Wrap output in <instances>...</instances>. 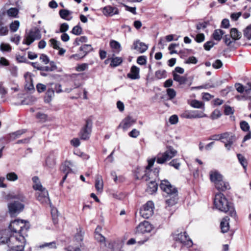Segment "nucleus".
Wrapping results in <instances>:
<instances>
[{"label":"nucleus","instance_id":"obj_1","mask_svg":"<svg viewBox=\"0 0 251 251\" xmlns=\"http://www.w3.org/2000/svg\"><path fill=\"white\" fill-rule=\"evenodd\" d=\"M160 187L168 195L169 198L166 200L167 206L170 207L175 205L178 200V192L176 188L165 179L161 181Z\"/></svg>","mask_w":251,"mask_h":251},{"label":"nucleus","instance_id":"obj_2","mask_svg":"<svg viewBox=\"0 0 251 251\" xmlns=\"http://www.w3.org/2000/svg\"><path fill=\"white\" fill-rule=\"evenodd\" d=\"M214 204L218 210L224 212H228L231 217L236 216V212L232 203L228 201L223 194L219 193L215 195Z\"/></svg>","mask_w":251,"mask_h":251},{"label":"nucleus","instance_id":"obj_3","mask_svg":"<svg viewBox=\"0 0 251 251\" xmlns=\"http://www.w3.org/2000/svg\"><path fill=\"white\" fill-rule=\"evenodd\" d=\"M177 153V151L173 147L167 146L166 150L164 152L158 153L156 157L148 161V165L146 167V169L149 170L153 166L155 160L158 164H162L175 157Z\"/></svg>","mask_w":251,"mask_h":251},{"label":"nucleus","instance_id":"obj_4","mask_svg":"<svg viewBox=\"0 0 251 251\" xmlns=\"http://www.w3.org/2000/svg\"><path fill=\"white\" fill-rule=\"evenodd\" d=\"M25 234L10 235L8 246L11 251H23L25 245Z\"/></svg>","mask_w":251,"mask_h":251},{"label":"nucleus","instance_id":"obj_5","mask_svg":"<svg viewBox=\"0 0 251 251\" xmlns=\"http://www.w3.org/2000/svg\"><path fill=\"white\" fill-rule=\"evenodd\" d=\"M29 228L24 220H15L10 224L9 229L10 230V235H17V234H25Z\"/></svg>","mask_w":251,"mask_h":251},{"label":"nucleus","instance_id":"obj_6","mask_svg":"<svg viewBox=\"0 0 251 251\" xmlns=\"http://www.w3.org/2000/svg\"><path fill=\"white\" fill-rule=\"evenodd\" d=\"M172 236L174 241L181 243L182 245L189 248L192 246L193 242L187 233L182 230H177L172 233Z\"/></svg>","mask_w":251,"mask_h":251},{"label":"nucleus","instance_id":"obj_7","mask_svg":"<svg viewBox=\"0 0 251 251\" xmlns=\"http://www.w3.org/2000/svg\"><path fill=\"white\" fill-rule=\"evenodd\" d=\"M93 122L90 119L85 120L79 133V139L86 140L89 139L92 129Z\"/></svg>","mask_w":251,"mask_h":251},{"label":"nucleus","instance_id":"obj_8","mask_svg":"<svg viewBox=\"0 0 251 251\" xmlns=\"http://www.w3.org/2000/svg\"><path fill=\"white\" fill-rule=\"evenodd\" d=\"M41 37L40 30L37 28H33L30 30L25 39L23 40V44L30 45L35 40H39Z\"/></svg>","mask_w":251,"mask_h":251},{"label":"nucleus","instance_id":"obj_9","mask_svg":"<svg viewBox=\"0 0 251 251\" xmlns=\"http://www.w3.org/2000/svg\"><path fill=\"white\" fill-rule=\"evenodd\" d=\"M140 213L142 217L148 219L153 214V203L151 201H148L140 209Z\"/></svg>","mask_w":251,"mask_h":251},{"label":"nucleus","instance_id":"obj_10","mask_svg":"<svg viewBox=\"0 0 251 251\" xmlns=\"http://www.w3.org/2000/svg\"><path fill=\"white\" fill-rule=\"evenodd\" d=\"M35 196L37 200L42 204L47 205H51L50 199L49 197L48 191L47 190L37 191Z\"/></svg>","mask_w":251,"mask_h":251},{"label":"nucleus","instance_id":"obj_11","mask_svg":"<svg viewBox=\"0 0 251 251\" xmlns=\"http://www.w3.org/2000/svg\"><path fill=\"white\" fill-rule=\"evenodd\" d=\"M10 214L13 216L19 213L24 209V205L18 201H14L9 203L8 205Z\"/></svg>","mask_w":251,"mask_h":251},{"label":"nucleus","instance_id":"obj_12","mask_svg":"<svg viewBox=\"0 0 251 251\" xmlns=\"http://www.w3.org/2000/svg\"><path fill=\"white\" fill-rule=\"evenodd\" d=\"M152 226L148 221H144L140 223L137 227V230L142 233L150 232L152 230Z\"/></svg>","mask_w":251,"mask_h":251},{"label":"nucleus","instance_id":"obj_13","mask_svg":"<svg viewBox=\"0 0 251 251\" xmlns=\"http://www.w3.org/2000/svg\"><path fill=\"white\" fill-rule=\"evenodd\" d=\"M210 179L214 185L223 179V176L217 170H212L209 172Z\"/></svg>","mask_w":251,"mask_h":251},{"label":"nucleus","instance_id":"obj_14","mask_svg":"<svg viewBox=\"0 0 251 251\" xmlns=\"http://www.w3.org/2000/svg\"><path fill=\"white\" fill-rule=\"evenodd\" d=\"M71 165V161H66L64 162L61 165L60 167L61 171L65 174V176H63L62 178V180L60 182V184L62 185L64 181L66 180L67 175L69 173H71L70 172L69 167Z\"/></svg>","mask_w":251,"mask_h":251},{"label":"nucleus","instance_id":"obj_15","mask_svg":"<svg viewBox=\"0 0 251 251\" xmlns=\"http://www.w3.org/2000/svg\"><path fill=\"white\" fill-rule=\"evenodd\" d=\"M103 14L106 16H112L119 13V10L117 7L112 6H106L102 9Z\"/></svg>","mask_w":251,"mask_h":251},{"label":"nucleus","instance_id":"obj_16","mask_svg":"<svg viewBox=\"0 0 251 251\" xmlns=\"http://www.w3.org/2000/svg\"><path fill=\"white\" fill-rule=\"evenodd\" d=\"M140 69L136 66H133L130 69V72L127 74V76L131 79H138L140 78Z\"/></svg>","mask_w":251,"mask_h":251},{"label":"nucleus","instance_id":"obj_17","mask_svg":"<svg viewBox=\"0 0 251 251\" xmlns=\"http://www.w3.org/2000/svg\"><path fill=\"white\" fill-rule=\"evenodd\" d=\"M148 47L147 45L139 41H136L134 42L133 48L135 50H136L140 53H143L147 50Z\"/></svg>","mask_w":251,"mask_h":251},{"label":"nucleus","instance_id":"obj_18","mask_svg":"<svg viewBox=\"0 0 251 251\" xmlns=\"http://www.w3.org/2000/svg\"><path fill=\"white\" fill-rule=\"evenodd\" d=\"M93 50L90 44H82L79 47V58L84 57L88 52Z\"/></svg>","mask_w":251,"mask_h":251},{"label":"nucleus","instance_id":"obj_19","mask_svg":"<svg viewBox=\"0 0 251 251\" xmlns=\"http://www.w3.org/2000/svg\"><path fill=\"white\" fill-rule=\"evenodd\" d=\"M135 122L136 121L132 118L130 116H127L122 121V128L124 130H126L133 124H134Z\"/></svg>","mask_w":251,"mask_h":251},{"label":"nucleus","instance_id":"obj_20","mask_svg":"<svg viewBox=\"0 0 251 251\" xmlns=\"http://www.w3.org/2000/svg\"><path fill=\"white\" fill-rule=\"evenodd\" d=\"M215 186L217 189L222 191H226L230 188L228 183L224 181L223 179L215 184Z\"/></svg>","mask_w":251,"mask_h":251},{"label":"nucleus","instance_id":"obj_21","mask_svg":"<svg viewBox=\"0 0 251 251\" xmlns=\"http://www.w3.org/2000/svg\"><path fill=\"white\" fill-rule=\"evenodd\" d=\"M8 232L9 231L7 230L0 231V244H7L8 245V239L10 238V236L8 235Z\"/></svg>","mask_w":251,"mask_h":251},{"label":"nucleus","instance_id":"obj_22","mask_svg":"<svg viewBox=\"0 0 251 251\" xmlns=\"http://www.w3.org/2000/svg\"><path fill=\"white\" fill-rule=\"evenodd\" d=\"M222 141H226V142H234L235 141V136L230 132H225L221 134Z\"/></svg>","mask_w":251,"mask_h":251},{"label":"nucleus","instance_id":"obj_23","mask_svg":"<svg viewBox=\"0 0 251 251\" xmlns=\"http://www.w3.org/2000/svg\"><path fill=\"white\" fill-rule=\"evenodd\" d=\"M158 185L155 181H151L148 184L146 191L149 194H153L157 190Z\"/></svg>","mask_w":251,"mask_h":251},{"label":"nucleus","instance_id":"obj_24","mask_svg":"<svg viewBox=\"0 0 251 251\" xmlns=\"http://www.w3.org/2000/svg\"><path fill=\"white\" fill-rule=\"evenodd\" d=\"M229 218L227 216L225 217L221 222V228L223 233L227 232L229 230Z\"/></svg>","mask_w":251,"mask_h":251},{"label":"nucleus","instance_id":"obj_25","mask_svg":"<svg viewBox=\"0 0 251 251\" xmlns=\"http://www.w3.org/2000/svg\"><path fill=\"white\" fill-rule=\"evenodd\" d=\"M95 188L98 192L101 193L103 191V183L102 177L97 176L95 181Z\"/></svg>","mask_w":251,"mask_h":251},{"label":"nucleus","instance_id":"obj_26","mask_svg":"<svg viewBox=\"0 0 251 251\" xmlns=\"http://www.w3.org/2000/svg\"><path fill=\"white\" fill-rule=\"evenodd\" d=\"M173 79L175 81L179 83V85H182L186 83L187 78L186 77L181 76L175 72H173Z\"/></svg>","mask_w":251,"mask_h":251},{"label":"nucleus","instance_id":"obj_27","mask_svg":"<svg viewBox=\"0 0 251 251\" xmlns=\"http://www.w3.org/2000/svg\"><path fill=\"white\" fill-rule=\"evenodd\" d=\"M183 117L186 119H193L202 117V116L199 114L196 111H186L182 115Z\"/></svg>","mask_w":251,"mask_h":251},{"label":"nucleus","instance_id":"obj_28","mask_svg":"<svg viewBox=\"0 0 251 251\" xmlns=\"http://www.w3.org/2000/svg\"><path fill=\"white\" fill-rule=\"evenodd\" d=\"M230 37L233 40H237L241 37V33L236 28H232L230 30Z\"/></svg>","mask_w":251,"mask_h":251},{"label":"nucleus","instance_id":"obj_29","mask_svg":"<svg viewBox=\"0 0 251 251\" xmlns=\"http://www.w3.org/2000/svg\"><path fill=\"white\" fill-rule=\"evenodd\" d=\"M54 94V90L53 88H49L46 93L45 97V101L46 102L49 103L53 97Z\"/></svg>","mask_w":251,"mask_h":251},{"label":"nucleus","instance_id":"obj_30","mask_svg":"<svg viewBox=\"0 0 251 251\" xmlns=\"http://www.w3.org/2000/svg\"><path fill=\"white\" fill-rule=\"evenodd\" d=\"M225 34V32L220 29H216L213 33V38L217 41H220L222 38V36Z\"/></svg>","mask_w":251,"mask_h":251},{"label":"nucleus","instance_id":"obj_31","mask_svg":"<svg viewBox=\"0 0 251 251\" xmlns=\"http://www.w3.org/2000/svg\"><path fill=\"white\" fill-rule=\"evenodd\" d=\"M25 129L19 130L14 132H12L9 134L10 138L14 140L18 138H19L22 134L25 132Z\"/></svg>","mask_w":251,"mask_h":251},{"label":"nucleus","instance_id":"obj_32","mask_svg":"<svg viewBox=\"0 0 251 251\" xmlns=\"http://www.w3.org/2000/svg\"><path fill=\"white\" fill-rule=\"evenodd\" d=\"M123 62V59L119 57H114L111 58L110 66L112 67H117L120 65Z\"/></svg>","mask_w":251,"mask_h":251},{"label":"nucleus","instance_id":"obj_33","mask_svg":"<svg viewBox=\"0 0 251 251\" xmlns=\"http://www.w3.org/2000/svg\"><path fill=\"white\" fill-rule=\"evenodd\" d=\"M110 45L111 47L114 50V52H115L118 53L121 50L120 44L117 41L114 40L111 41Z\"/></svg>","mask_w":251,"mask_h":251},{"label":"nucleus","instance_id":"obj_34","mask_svg":"<svg viewBox=\"0 0 251 251\" xmlns=\"http://www.w3.org/2000/svg\"><path fill=\"white\" fill-rule=\"evenodd\" d=\"M9 199H16L22 202L25 201V198L22 194H18L17 195L10 194L8 196Z\"/></svg>","mask_w":251,"mask_h":251},{"label":"nucleus","instance_id":"obj_35","mask_svg":"<svg viewBox=\"0 0 251 251\" xmlns=\"http://www.w3.org/2000/svg\"><path fill=\"white\" fill-rule=\"evenodd\" d=\"M56 164L55 159L49 156L46 161V166L50 168H53Z\"/></svg>","mask_w":251,"mask_h":251},{"label":"nucleus","instance_id":"obj_36","mask_svg":"<svg viewBox=\"0 0 251 251\" xmlns=\"http://www.w3.org/2000/svg\"><path fill=\"white\" fill-rule=\"evenodd\" d=\"M6 178L8 181H15L18 179V176L15 173L10 172L6 175Z\"/></svg>","mask_w":251,"mask_h":251},{"label":"nucleus","instance_id":"obj_37","mask_svg":"<svg viewBox=\"0 0 251 251\" xmlns=\"http://www.w3.org/2000/svg\"><path fill=\"white\" fill-rule=\"evenodd\" d=\"M237 157L238 160L244 169L247 166V161L245 157L241 154H238Z\"/></svg>","mask_w":251,"mask_h":251},{"label":"nucleus","instance_id":"obj_38","mask_svg":"<svg viewBox=\"0 0 251 251\" xmlns=\"http://www.w3.org/2000/svg\"><path fill=\"white\" fill-rule=\"evenodd\" d=\"M18 14V10L16 8H10L7 11V14L9 17H16Z\"/></svg>","mask_w":251,"mask_h":251},{"label":"nucleus","instance_id":"obj_39","mask_svg":"<svg viewBox=\"0 0 251 251\" xmlns=\"http://www.w3.org/2000/svg\"><path fill=\"white\" fill-rule=\"evenodd\" d=\"M155 75L158 79L165 78L166 77V72L165 70L157 71L155 72Z\"/></svg>","mask_w":251,"mask_h":251},{"label":"nucleus","instance_id":"obj_40","mask_svg":"<svg viewBox=\"0 0 251 251\" xmlns=\"http://www.w3.org/2000/svg\"><path fill=\"white\" fill-rule=\"evenodd\" d=\"M20 26V22L19 21H14L10 25V28L13 32H16L18 30Z\"/></svg>","mask_w":251,"mask_h":251},{"label":"nucleus","instance_id":"obj_41","mask_svg":"<svg viewBox=\"0 0 251 251\" xmlns=\"http://www.w3.org/2000/svg\"><path fill=\"white\" fill-rule=\"evenodd\" d=\"M244 36L248 40L251 39V25L248 26L244 30Z\"/></svg>","mask_w":251,"mask_h":251},{"label":"nucleus","instance_id":"obj_42","mask_svg":"<svg viewBox=\"0 0 251 251\" xmlns=\"http://www.w3.org/2000/svg\"><path fill=\"white\" fill-rule=\"evenodd\" d=\"M169 165L178 170L180 167V163L179 162L178 159H175L170 161Z\"/></svg>","mask_w":251,"mask_h":251},{"label":"nucleus","instance_id":"obj_43","mask_svg":"<svg viewBox=\"0 0 251 251\" xmlns=\"http://www.w3.org/2000/svg\"><path fill=\"white\" fill-rule=\"evenodd\" d=\"M241 129L244 131H248L250 129L249 124L245 121H241L240 124Z\"/></svg>","mask_w":251,"mask_h":251},{"label":"nucleus","instance_id":"obj_44","mask_svg":"<svg viewBox=\"0 0 251 251\" xmlns=\"http://www.w3.org/2000/svg\"><path fill=\"white\" fill-rule=\"evenodd\" d=\"M217 86H218V84H212L211 85H209L208 84H205L204 85L199 86L197 87H192L191 89L192 90L195 89H206L208 88H213Z\"/></svg>","mask_w":251,"mask_h":251},{"label":"nucleus","instance_id":"obj_45","mask_svg":"<svg viewBox=\"0 0 251 251\" xmlns=\"http://www.w3.org/2000/svg\"><path fill=\"white\" fill-rule=\"evenodd\" d=\"M191 105L194 108H200L203 106V103L197 100H193L191 101Z\"/></svg>","mask_w":251,"mask_h":251},{"label":"nucleus","instance_id":"obj_46","mask_svg":"<svg viewBox=\"0 0 251 251\" xmlns=\"http://www.w3.org/2000/svg\"><path fill=\"white\" fill-rule=\"evenodd\" d=\"M0 50L2 51L10 52L11 50V47L8 44L1 43L0 45Z\"/></svg>","mask_w":251,"mask_h":251},{"label":"nucleus","instance_id":"obj_47","mask_svg":"<svg viewBox=\"0 0 251 251\" xmlns=\"http://www.w3.org/2000/svg\"><path fill=\"white\" fill-rule=\"evenodd\" d=\"M167 94L170 100L174 99L176 96V91L172 88H168L167 89Z\"/></svg>","mask_w":251,"mask_h":251},{"label":"nucleus","instance_id":"obj_48","mask_svg":"<svg viewBox=\"0 0 251 251\" xmlns=\"http://www.w3.org/2000/svg\"><path fill=\"white\" fill-rule=\"evenodd\" d=\"M70 14V12L66 9H61L59 11V15L63 19L68 20L66 18Z\"/></svg>","mask_w":251,"mask_h":251},{"label":"nucleus","instance_id":"obj_49","mask_svg":"<svg viewBox=\"0 0 251 251\" xmlns=\"http://www.w3.org/2000/svg\"><path fill=\"white\" fill-rule=\"evenodd\" d=\"M235 87L238 92L240 93H244L245 86H244L242 84L236 83L235 84Z\"/></svg>","mask_w":251,"mask_h":251},{"label":"nucleus","instance_id":"obj_50","mask_svg":"<svg viewBox=\"0 0 251 251\" xmlns=\"http://www.w3.org/2000/svg\"><path fill=\"white\" fill-rule=\"evenodd\" d=\"M50 42L51 46L54 49H59V45L60 44V43L57 40H55L54 39H51L50 40Z\"/></svg>","mask_w":251,"mask_h":251},{"label":"nucleus","instance_id":"obj_51","mask_svg":"<svg viewBox=\"0 0 251 251\" xmlns=\"http://www.w3.org/2000/svg\"><path fill=\"white\" fill-rule=\"evenodd\" d=\"M40 61L44 64L46 65L50 62V59L48 56L45 54H42L40 56Z\"/></svg>","mask_w":251,"mask_h":251},{"label":"nucleus","instance_id":"obj_52","mask_svg":"<svg viewBox=\"0 0 251 251\" xmlns=\"http://www.w3.org/2000/svg\"><path fill=\"white\" fill-rule=\"evenodd\" d=\"M140 134V131L136 129H133L129 132L128 135L132 138H137Z\"/></svg>","mask_w":251,"mask_h":251},{"label":"nucleus","instance_id":"obj_53","mask_svg":"<svg viewBox=\"0 0 251 251\" xmlns=\"http://www.w3.org/2000/svg\"><path fill=\"white\" fill-rule=\"evenodd\" d=\"M16 60L20 63H25L27 62V59L25 55H21L17 54L16 56Z\"/></svg>","mask_w":251,"mask_h":251},{"label":"nucleus","instance_id":"obj_54","mask_svg":"<svg viewBox=\"0 0 251 251\" xmlns=\"http://www.w3.org/2000/svg\"><path fill=\"white\" fill-rule=\"evenodd\" d=\"M33 188L35 190L37 191H41L46 190L45 188L43 187L40 182L37 184H34L33 185Z\"/></svg>","mask_w":251,"mask_h":251},{"label":"nucleus","instance_id":"obj_55","mask_svg":"<svg viewBox=\"0 0 251 251\" xmlns=\"http://www.w3.org/2000/svg\"><path fill=\"white\" fill-rule=\"evenodd\" d=\"M214 43L212 41H207L204 44V48L206 50H209L214 45Z\"/></svg>","mask_w":251,"mask_h":251},{"label":"nucleus","instance_id":"obj_56","mask_svg":"<svg viewBox=\"0 0 251 251\" xmlns=\"http://www.w3.org/2000/svg\"><path fill=\"white\" fill-rule=\"evenodd\" d=\"M223 66V63L220 59H217L212 64V67L215 69H219Z\"/></svg>","mask_w":251,"mask_h":251},{"label":"nucleus","instance_id":"obj_57","mask_svg":"<svg viewBox=\"0 0 251 251\" xmlns=\"http://www.w3.org/2000/svg\"><path fill=\"white\" fill-rule=\"evenodd\" d=\"M9 71L10 72L11 75L14 76L16 77L18 75V68L16 66H11L9 68Z\"/></svg>","mask_w":251,"mask_h":251},{"label":"nucleus","instance_id":"obj_58","mask_svg":"<svg viewBox=\"0 0 251 251\" xmlns=\"http://www.w3.org/2000/svg\"><path fill=\"white\" fill-rule=\"evenodd\" d=\"M205 39V36L203 33H199L197 35L195 40L198 43L202 42Z\"/></svg>","mask_w":251,"mask_h":251},{"label":"nucleus","instance_id":"obj_59","mask_svg":"<svg viewBox=\"0 0 251 251\" xmlns=\"http://www.w3.org/2000/svg\"><path fill=\"white\" fill-rule=\"evenodd\" d=\"M71 173L75 174L77 172V164L71 161V165L69 167Z\"/></svg>","mask_w":251,"mask_h":251},{"label":"nucleus","instance_id":"obj_60","mask_svg":"<svg viewBox=\"0 0 251 251\" xmlns=\"http://www.w3.org/2000/svg\"><path fill=\"white\" fill-rule=\"evenodd\" d=\"M71 173L75 174L77 172V164L71 161V165L69 167Z\"/></svg>","mask_w":251,"mask_h":251},{"label":"nucleus","instance_id":"obj_61","mask_svg":"<svg viewBox=\"0 0 251 251\" xmlns=\"http://www.w3.org/2000/svg\"><path fill=\"white\" fill-rule=\"evenodd\" d=\"M221 113L220 110L215 109L212 113L211 118L212 119H216L221 116Z\"/></svg>","mask_w":251,"mask_h":251},{"label":"nucleus","instance_id":"obj_62","mask_svg":"<svg viewBox=\"0 0 251 251\" xmlns=\"http://www.w3.org/2000/svg\"><path fill=\"white\" fill-rule=\"evenodd\" d=\"M159 173V169L155 168L153 171H150L149 176H151L152 178L153 177H156L158 176Z\"/></svg>","mask_w":251,"mask_h":251},{"label":"nucleus","instance_id":"obj_63","mask_svg":"<svg viewBox=\"0 0 251 251\" xmlns=\"http://www.w3.org/2000/svg\"><path fill=\"white\" fill-rule=\"evenodd\" d=\"M178 121V118L177 115H173L169 118V122L171 124H176Z\"/></svg>","mask_w":251,"mask_h":251},{"label":"nucleus","instance_id":"obj_64","mask_svg":"<svg viewBox=\"0 0 251 251\" xmlns=\"http://www.w3.org/2000/svg\"><path fill=\"white\" fill-rule=\"evenodd\" d=\"M36 117L42 122H45L47 119V115L44 113H38L36 115Z\"/></svg>","mask_w":251,"mask_h":251}]
</instances>
